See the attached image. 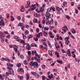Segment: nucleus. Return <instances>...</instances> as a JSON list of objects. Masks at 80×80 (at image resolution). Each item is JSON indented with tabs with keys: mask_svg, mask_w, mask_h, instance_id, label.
<instances>
[{
	"mask_svg": "<svg viewBox=\"0 0 80 80\" xmlns=\"http://www.w3.org/2000/svg\"><path fill=\"white\" fill-rule=\"evenodd\" d=\"M40 57L38 55V53H36L35 54V56L34 57V58L35 60L38 63H40Z\"/></svg>",
	"mask_w": 80,
	"mask_h": 80,
	"instance_id": "1",
	"label": "nucleus"
},
{
	"mask_svg": "<svg viewBox=\"0 0 80 80\" xmlns=\"http://www.w3.org/2000/svg\"><path fill=\"white\" fill-rule=\"evenodd\" d=\"M0 19L1 20L0 21V26L2 27L3 25H5V23L3 22V18H2V15H0Z\"/></svg>",
	"mask_w": 80,
	"mask_h": 80,
	"instance_id": "2",
	"label": "nucleus"
},
{
	"mask_svg": "<svg viewBox=\"0 0 80 80\" xmlns=\"http://www.w3.org/2000/svg\"><path fill=\"white\" fill-rule=\"evenodd\" d=\"M36 4H32L31 5V7L29 9L30 11H33V10H34L35 8H36Z\"/></svg>",
	"mask_w": 80,
	"mask_h": 80,
	"instance_id": "3",
	"label": "nucleus"
},
{
	"mask_svg": "<svg viewBox=\"0 0 80 80\" xmlns=\"http://www.w3.org/2000/svg\"><path fill=\"white\" fill-rule=\"evenodd\" d=\"M48 29H49V28L48 27H45L44 26H43L42 28V31H45V30L48 31Z\"/></svg>",
	"mask_w": 80,
	"mask_h": 80,
	"instance_id": "4",
	"label": "nucleus"
},
{
	"mask_svg": "<svg viewBox=\"0 0 80 80\" xmlns=\"http://www.w3.org/2000/svg\"><path fill=\"white\" fill-rule=\"evenodd\" d=\"M46 18H47V19H48V18H51V17L50 16V15H51V14H50V13H49L47 11L46 12Z\"/></svg>",
	"mask_w": 80,
	"mask_h": 80,
	"instance_id": "5",
	"label": "nucleus"
},
{
	"mask_svg": "<svg viewBox=\"0 0 80 80\" xmlns=\"http://www.w3.org/2000/svg\"><path fill=\"white\" fill-rule=\"evenodd\" d=\"M34 68H38V64L37 62H34V65L33 66Z\"/></svg>",
	"mask_w": 80,
	"mask_h": 80,
	"instance_id": "6",
	"label": "nucleus"
},
{
	"mask_svg": "<svg viewBox=\"0 0 80 80\" xmlns=\"http://www.w3.org/2000/svg\"><path fill=\"white\" fill-rule=\"evenodd\" d=\"M20 43H22V45H23V47L25 48V45H26V43H25V41L23 40H20Z\"/></svg>",
	"mask_w": 80,
	"mask_h": 80,
	"instance_id": "7",
	"label": "nucleus"
},
{
	"mask_svg": "<svg viewBox=\"0 0 80 80\" xmlns=\"http://www.w3.org/2000/svg\"><path fill=\"white\" fill-rule=\"evenodd\" d=\"M13 47L14 49L15 52H18V47L15 45H14Z\"/></svg>",
	"mask_w": 80,
	"mask_h": 80,
	"instance_id": "8",
	"label": "nucleus"
},
{
	"mask_svg": "<svg viewBox=\"0 0 80 80\" xmlns=\"http://www.w3.org/2000/svg\"><path fill=\"white\" fill-rule=\"evenodd\" d=\"M20 26L21 27V30L22 31H23L24 30L23 28H24V27H25V25H23V24L22 22H20Z\"/></svg>",
	"mask_w": 80,
	"mask_h": 80,
	"instance_id": "9",
	"label": "nucleus"
},
{
	"mask_svg": "<svg viewBox=\"0 0 80 80\" xmlns=\"http://www.w3.org/2000/svg\"><path fill=\"white\" fill-rule=\"evenodd\" d=\"M25 11V8L23 5H22L21 6V9H20L21 12H23Z\"/></svg>",
	"mask_w": 80,
	"mask_h": 80,
	"instance_id": "10",
	"label": "nucleus"
},
{
	"mask_svg": "<svg viewBox=\"0 0 80 80\" xmlns=\"http://www.w3.org/2000/svg\"><path fill=\"white\" fill-rule=\"evenodd\" d=\"M26 45H27L26 48L28 50H30L31 48H30V46H29V44L27 43L26 44Z\"/></svg>",
	"mask_w": 80,
	"mask_h": 80,
	"instance_id": "11",
	"label": "nucleus"
},
{
	"mask_svg": "<svg viewBox=\"0 0 80 80\" xmlns=\"http://www.w3.org/2000/svg\"><path fill=\"white\" fill-rule=\"evenodd\" d=\"M10 63H8L7 64V66H8V67L7 68L8 69H9V70H12V68L10 66Z\"/></svg>",
	"mask_w": 80,
	"mask_h": 80,
	"instance_id": "12",
	"label": "nucleus"
},
{
	"mask_svg": "<svg viewBox=\"0 0 80 80\" xmlns=\"http://www.w3.org/2000/svg\"><path fill=\"white\" fill-rule=\"evenodd\" d=\"M39 10L40 12H43V11H44V8L42 7H40L39 8Z\"/></svg>",
	"mask_w": 80,
	"mask_h": 80,
	"instance_id": "13",
	"label": "nucleus"
},
{
	"mask_svg": "<svg viewBox=\"0 0 80 80\" xmlns=\"http://www.w3.org/2000/svg\"><path fill=\"white\" fill-rule=\"evenodd\" d=\"M34 64V62H33V61H31L30 63V65L31 66V67H33V66Z\"/></svg>",
	"mask_w": 80,
	"mask_h": 80,
	"instance_id": "14",
	"label": "nucleus"
},
{
	"mask_svg": "<svg viewBox=\"0 0 80 80\" xmlns=\"http://www.w3.org/2000/svg\"><path fill=\"white\" fill-rule=\"evenodd\" d=\"M71 31L72 33H76V31L73 28H72Z\"/></svg>",
	"mask_w": 80,
	"mask_h": 80,
	"instance_id": "15",
	"label": "nucleus"
},
{
	"mask_svg": "<svg viewBox=\"0 0 80 80\" xmlns=\"http://www.w3.org/2000/svg\"><path fill=\"white\" fill-rule=\"evenodd\" d=\"M11 22H13L15 20V18H13V16H11Z\"/></svg>",
	"mask_w": 80,
	"mask_h": 80,
	"instance_id": "16",
	"label": "nucleus"
},
{
	"mask_svg": "<svg viewBox=\"0 0 80 80\" xmlns=\"http://www.w3.org/2000/svg\"><path fill=\"white\" fill-rule=\"evenodd\" d=\"M55 55H56L57 56V57L58 58V57H59L60 56L59 55V53H58L56 51L55 52Z\"/></svg>",
	"mask_w": 80,
	"mask_h": 80,
	"instance_id": "17",
	"label": "nucleus"
},
{
	"mask_svg": "<svg viewBox=\"0 0 80 80\" xmlns=\"http://www.w3.org/2000/svg\"><path fill=\"white\" fill-rule=\"evenodd\" d=\"M57 62L59 63H60V64H61V65H62V64H63V62L61 61H60L58 60H57Z\"/></svg>",
	"mask_w": 80,
	"mask_h": 80,
	"instance_id": "18",
	"label": "nucleus"
},
{
	"mask_svg": "<svg viewBox=\"0 0 80 80\" xmlns=\"http://www.w3.org/2000/svg\"><path fill=\"white\" fill-rule=\"evenodd\" d=\"M53 19L52 18H51V20L50 21L49 23V25H52V23H53Z\"/></svg>",
	"mask_w": 80,
	"mask_h": 80,
	"instance_id": "19",
	"label": "nucleus"
},
{
	"mask_svg": "<svg viewBox=\"0 0 80 80\" xmlns=\"http://www.w3.org/2000/svg\"><path fill=\"white\" fill-rule=\"evenodd\" d=\"M26 77H27V80H30V79H29V78H30V76H29V75H28V74H27Z\"/></svg>",
	"mask_w": 80,
	"mask_h": 80,
	"instance_id": "20",
	"label": "nucleus"
},
{
	"mask_svg": "<svg viewBox=\"0 0 80 80\" xmlns=\"http://www.w3.org/2000/svg\"><path fill=\"white\" fill-rule=\"evenodd\" d=\"M31 46H32V47H37V44L35 43H32L31 45Z\"/></svg>",
	"mask_w": 80,
	"mask_h": 80,
	"instance_id": "21",
	"label": "nucleus"
},
{
	"mask_svg": "<svg viewBox=\"0 0 80 80\" xmlns=\"http://www.w3.org/2000/svg\"><path fill=\"white\" fill-rule=\"evenodd\" d=\"M56 48H57V50H59V51H60V46H56Z\"/></svg>",
	"mask_w": 80,
	"mask_h": 80,
	"instance_id": "22",
	"label": "nucleus"
},
{
	"mask_svg": "<svg viewBox=\"0 0 80 80\" xmlns=\"http://www.w3.org/2000/svg\"><path fill=\"white\" fill-rule=\"evenodd\" d=\"M43 33L44 34V36H45V37L46 36H47V33L45 31H43Z\"/></svg>",
	"mask_w": 80,
	"mask_h": 80,
	"instance_id": "23",
	"label": "nucleus"
},
{
	"mask_svg": "<svg viewBox=\"0 0 80 80\" xmlns=\"http://www.w3.org/2000/svg\"><path fill=\"white\" fill-rule=\"evenodd\" d=\"M28 38H33V35L31 34L29 35L28 37Z\"/></svg>",
	"mask_w": 80,
	"mask_h": 80,
	"instance_id": "24",
	"label": "nucleus"
},
{
	"mask_svg": "<svg viewBox=\"0 0 80 80\" xmlns=\"http://www.w3.org/2000/svg\"><path fill=\"white\" fill-rule=\"evenodd\" d=\"M34 40H35V42H37V41H38V37H36V38H34Z\"/></svg>",
	"mask_w": 80,
	"mask_h": 80,
	"instance_id": "25",
	"label": "nucleus"
},
{
	"mask_svg": "<svg viewBox=\"0 0 80 80\" xmlns=\"http://www.w3.org/2000/svg\"><path fill=\"white\" fill-rule=\"evenodd\" d=\"M36 6H37V8H38L40 7V5L38 3H36Z\"/></svg>",
	"mask_w": 80,
	"mask_h": 80,
	"instance_id": "26",
	"label": "nucleus"
},
{
	"mask_svg": "<svg viewBox=\"0 0 80 80\" xmlns=\"http://www.w3.org/2000/svg\"><path fill=\"white\" fill-rule=\"evenodd\" d=\"M49 53L50 55H51V56H52V51H49Z\"/></svg>",
	"mask_w": 80,
	"mask_h": 80,
	"instance_id": "27",
	"label": "nucleus"
},
{
	"mask_svg": "<svg viewBox=\"0 0 80 80\" xmlns=\"http://www.w3.org/2000/svg\"><path fill=\"white\" fill-rule=\"evenodd\" d=\"M4 37V35H3V34L2 33L0 35V37L2 38H3Z\"/></svg>",
	"mask_w": 80,
	"mask_h": 80,
	"instance_id": "28",
	"label": "nucleus"
},
{
	"mask_svg": "<svg viewBox=\"0 0 80 80\" xmlns=\"http://www.w3.org/2000/svg\"><path fill=\"white\" fill-rule=\"evenodd\" d=\"M24 65H28V63L27 62V61L26 60L24 61Z\"/></svg>",
	"mask_w": 80,
	"mask_h": 80,
	"instance_id": "29",
	"label": "nucleus"
},
{
	"mask_svg": "<svg viewBox=\"0 0 80 80\" xmlns=\"http://www.w3.org/2000/svg\"><path fill=\"white\" fill-rule=\"evenodd\" d=\"M64 28L65 30H68V28H67V26H65L63 27Z\"/></svg>",
	"mask_w": 80,
	"mask_h": 80,
	"instance_id": "30",
	"label": "nucleus"
},
{
	"mask_svg": "<svg viewBox=\"0 0 80 80\" xmlns=\"http://www.w3.org/2000/svg\"><path fill=\"white\" fill-rule=\"evenodd\" d=\"M51 7L50 8H49L47 10V12H50L51 11Z\"/></svg>",
	"mask_w": 80,
	"mask_h": 80,
	"instance_id": "31",
	"label": "nucleus"
},
{
	"mask_svg": "<svg viewBox=\"0 0 80 80\" xmlns=\"http://www.w3.org/2000/svg\"><path fill=\"white\" fill-rule=\"evenodd\" d=\"M28 33V30L26 31L25 32V34L26 35H27Z\"/></svg>",
	"mask_w": 80,
	"mask_h": 80,
	"instance_id": "32",
	"label": "nucleus"
},
{
	"mask_svg": "<svg viewBox=\"0 0 80 80\" xmlns=\"http://www.w3.org/2000/svg\"><path fill=\"white\" fill-rule=\"evenodd\" d=\"M48 21H47L46 23V25H48L50 24V23H49V20L48 19Z\"/></svg>",
	"mask_w": 80,
	"mask_h": 80,
	"instance_id": "33",
	"label": "nucleus"
},
{
	"mask_svg": "<svg viewBox=\"0 0 80 80\" xmlns=\"http://www.w3.org/2000/svg\"><path fill=\"white\" fill-rule=\"evenodd\" d=\"M69 43H70V41H68L66 42V45H68Z\"/></svg>",
	"mask_w": 80,
	"mask_h": 80,
	"instance_id": "34",
	"label": "nucleus"
},
{
	"mask_svg": "<svg viewBox=\"0 0 80 80\" xmlns=\"http://www.w3.org/2000/svg\"><path fill=\"white\" fill-rule=\"evenodd\" d=\"M56 9L57 10H58V12H60V9L59 7L56 8Z\"/></svg>",
	"mask_w": 80,
	"mask_h": 80,
	"instance_id": "35",
	"label": "nucleus"
},
{
	"mask_svg": "<svg viewBox=\"0 0 80 80\" xmlns=\"http://www.w3.org/2000/svg\"><path fill=\"white\" fill-rule=\"evenodd\" d=\"M31 73L32 75H36V74H37L36 72H31Z\"/></svg>",
	"mask_w": 80,
	"mask_h": 80,
	"instance_id": "36",
	"label": "nucleus"
},
{
	"mask_svg": "<svg viewBox=\"0 0 80 80\" xmlns=\"http://www.w3.org/2000/svg\"><path fill=\"white\" fill-rule=\"evenodd\" d=\"M33 53H37V51H32V54H33Z\"/></svg>",
	"mask_w": 80,
	"mask_h": 80,
	"instance_id": "37",
	"label": "nucleus"
},
{
	"mask_svg": "<svg viewBox=\"0 0 80 80\" xmlns=\"http://www.w3.org/2000/svg\"><path fill=\"white\" fill-rule=\"evenodd\" d=\"M42 23H43V24H45V19H43L42 20Z\"/></svg>",
	"mask_w": 80,
	"mask_h": 80,
	"instance_id": "38",
	"label": "nucleus"
},
{
	"mask_svg": "<svg viewBox=\"0 0 80 80\" xmlns=\"http://www.w3.org/2000/svg\"><path fill=\"white\" fill-rule=\"evenodd\" d=\"M41 67L42 69H44L45 68V65H42L41 66Z\"/></svg>",
	"mask_w": 80,
	"mask_h": 80,
	"instance_id": "39",
	"label": "nucleus"
},
{
	"mask_svg": "<svg viewBox=\"0 0 80 80\" xmlns=\"http://www.w3.org/2000/svg\"><path fill=\"white\" fill-rule=\"evenodd\" d=\"M0 78H1V80H4V78L2 77V75H0Z\"/></svg>",
	"mask_w": 80,
	"mask_h": 80,
	"instance_id": "40",
	"label": "nucleus"
},
{
	"mask_svg": "<svg viewBox=\"0 0 80 80\" xmlns=\"http://www.w3.org/2000/svg\"><path fill=\"white\" fill-rule=\"evenodd\" d=\"M20 71H21V72H23V73H24V71H23V68H20Z\"/></svg>",
	"mask_w": 80,
	"mask_h": 80,
	"instance_id": "41",
	"label": "nucleus"
},
{
	"mask_svg": "<svg viewBox=\"0 0 80 80\" xmlns=\"http://www.w3.org/2000/svg\"><path fill=\"white\" fill-rule=\"evenodd\" d=\"M33 22L34 23H36L37 22V19H34L33 20Z\"/></svg>",
	"mask_w": 80,
	"mask_h": 80,
	"instance_id": "42",
	"label": "nucleus"
},
{
	"mask_svg": "<svg viewBox=\"0 0 80 80\" xmlns=\"http://www.w3.org/2000/svg\"><path fill=\"white\" fill-rule=\"evenodd\" d=\"M17 67H20V63H18L17 65Z\"/></svg>",
	"mask_w": 80,
	"mask_h": 80,
	"instance_id": "43",
	"label": "nucleus"
},
{
	"mask_svg": "<svg viewBox=\"0 0 80 80\" xmlns=\"http://www.w3.org/2000/svg\"><path fill=\"white\" fill-rule=\"evenodd\" d=\"M34 16L35 17H37V16H38L37 13H34Z\"/></svg>",
	"mask_w": 80,
	"mask_h": 80,
	"instance_id": "44",
	"label": "nucleus"
},
{
	"mask_svg": "<svg viewBox=\"0 0 80 80\" xmlns=\"http://www.w3.org/2000/svg\"><path fill=\"white\" fill-rule=\"evenodd\" d=\"M28 53L29 55H30L31 53V51H28Z\"/></svg>",
	"mask_w": 80,
	"mask_h": 80,
	"instance_id": "45",
	"label": "nucleus"
},
{
	"mask_svg": "<svg viewBox=\"0 0 80 80\" xmlns=\"http://www.w3.org/2000/svg\"><path fill=\"white\" fill-rule=\"evenodd\" d=\"M61 51L62 52V53H66V52L65 51V50H64V49H62L61 50Z\"/></svg>",
	"mask_w": 80,
	"mask_h": 80,
	"instance_id": "46",
	"label": "nucleus"
},
{
	"mask_svg": "<svg viewBox=\"0 0 80 80\" xmlns=\"http://www.w3.org/2000/svg\"><path fill=\"white\" fill-rule=\"evenodd\" d=\"M8 72L9 74H10V75H12V72L11 71H10V69H9V70H8Z\"/></svg>",
	"mask_w": 80,
	"mask_h": 80,
	"instance_id": "47",
	"label": "nucleus"
},
{
	"mask_svg": "<svg viewBox=\"0 0 80 80\" xmlns=\"http://www.w3.org/2000/svg\"><path fill=\"white\" fill-rule=\"evenodd\" d=\"M51 9L53 11V12H54L55 11V8L54 7H51Z\"/></svg>",
	"mask_w": 80,
	"mask_h": 80,
	"instance_id": "48",
	"label": "nucleus"
},
{
	"mask_svg": "<svg viewBox=\"0 0 80 80\" xmlns=\"http://www.w3.org/2000/svg\"><path fill=\"white\" fill-rule=\"evenodd\" d=\"M69 39V38H68L66 37L65 38V40L66 41H68V40Z\"/></svg>",
	"mask_w": 80,
	"mask_h": 80,
	"instance_id": "49",
	"label": "nucleus"
},
{
	"mask_svg": "<svg viewBox=\"0 0 80 80\" xmlns=\"http://www.w3.org/2000/svg\"><path fill=\"white\" fill-rule=\"evenodd\" d=\"M53 72H57V69H53Z\"/></svg>",
	"mask_w": 80,
	"mask_h": 80,
	"instance_id": "50",
	"label": "nucleus"
},
{
	"mask_svg": "<svg viewBox=\"0 0 80 80\" xmlns=\"http://www.w3.org/2000/svg\"><path fill=\"white\" fill-rule=\"evenodd\" d=\"M50 37L51 38H54V36H52V35H50Z\"/></svg>",
	"mask_w": 80,
	"mask_h": 80,
	"instance_id": "51",
	"label": "nucleus"
},
{
	"mask_svg": "<svg viewBox=\"0 0 80 80\" xmlns=\"http://www.w3.org/2000/svg\"><path fill=\"white\" fill-rule=\"evenodd\" d=\"M23 39H24V40L27 38V36H25L23 35Z\"/></svg>",
	"mask_w": 80,
	"mask_h": 80,
	"instance_id": "52",
	"label": "nucleus"
},
{
	"mask_svg": "<svg viewBox=\"0 0 80 80\" xmlns=\"http://www.w3.org/2000/svg\"><path fill=\"white\" fill-rule=\"evenodd\" d=\"M36 37H38V38H40V37L41 36H40L38 35L37 34H36Z\"/></svg>",
	"mask_w": 80,
	"mask_h": 80,
	"instance_id": "53",
	"label": "nucleus"
},
{
	"mask_svg": "<svg viewBox=\"0 0 80 80\" xmlns=\"http://www.w3.org/2000/svg\"><path fill=\"white\" fill-rule=\"evenodd\" d=\"M42 44H43V45H45V46H46V47H47V43H46L45 42H43Z\"/></svg>",
	"mask_w": 80,
	"mask_h": 80,
	"instance_id": "54",
	"label": "nucleus"
},
{
	"mask_svg": "<svg viewBox=\"0 0 80 80\" xmlns=\"http://www.w3.org/2000/svg\"><path fill=\"white\" fill-rule=\"evenodd\" d=\"M66 18H67L68 19V20H69L70 19V17L68 15H67L66 17Z\"/></svg>",
	"mask_w": 80,
	"mask_h": 80,
	"instance_id": "55",
	"label": "nucleus"
},
{
	"mask_svg": "<svg viewBox=\"0 0 80 80\" xmlns=\"http://www.w3.org/2000/svg\"><path fill=\"white\" fill-rule=\"evenodd\" d=\"M45 79V77L44 76H42V80H44Z\"/></svg>",
	"mask_w": 80,
	"mask_h": 80,
	"instance_id": "56",
	"label": "nucleus"
},
{
	"mask_svg": "<svg viewBox=\"0 0 80 80\" xmlns=\"http://www.w3.org/2000/svg\"><path fill=\"white\" fill-rule=\"evenodd\" d=\"M6 16L7 18H8V17H10V15H9V14H8V13H7L6 15Z\"/></svg>",
	"mask_w": 80,
	"mask_h": 80,
	"instance_id": "57",
	"label": "nucleus"
},
{
	"mask_svg": "<svg viewBox=\"0 0 80 80\" xmlns=\"http://www.w3.org/2000/svg\"><path fill=\"white\" fill-rule=\"evenodd\" d=\"M38 35H39L41 37H42V32H40V33H39Z\"/></svg>",
	"mask_w": 80,
	"mask_h": 80,
	"instance_id": "58",
	"label": "nucleus"
},
{
	"mask_svg": "<svg viewBox=\"0 0 80 80\" xmlns=\"http://www.w3.org/2000/svg\"><path fill=\"white\" fill-rule=\"evenodd\" d=\"M49 34L50 35H52V32H48Z\"/></svg>",
	"mask_w": 80,
	"mask_h": 80,
	"instance_id": "59",
	"label": "nucleus"
},
{
	"mask_svg": "<svg viewBox=\"0 0 80 80\" xmlns=\"http://www.w3.org/2000/svg\"><path fill=\"white\" fill-rule=\"evenodd\" d=\"M39 28H42V25H41V24H39Z\"/></svg>",
	"mask_w": 80,
	"mask_h": 80,
	"instance_id": "60",
	"label": "nucleus"
},
{
	"mask_svg": "<svg viewBox=\"0 0 80 80\" xmlns=\"http://www.w3.org/2000/svg\"><path fill=\"white\" fill-rule=\"evenodd\" d=\"M25 28H28L29 27V26L26 25H25Z\"/></svg>",
	"mask_w": 80,
	"mask_h": 80,
	"instance_id": "61",
	"label": "nucleus"
},
{
	"mask_svg": "<svg viewBox=\"0 0 80 80\" xmlns=\"http://www.w3.org/2000/svg\"><path fill=\"white\" fill-rule=\"evenodd\" d=\"M48 45L50 47H52V45L50 44V43L49 42H48Z\"/></svg>",
	"mask_w": 80,
	"mask_h": 80,
	"instance_id": "62",
	"label": "nucleus"
},
{
	"mask_svg": "<svg viewBox=\"0 0 80 80\" xmlns=\"http://www.w3.org/2000/svg\"><path fill=\"white\" fill-rule=\"evenodd\" d=\"M23 79V77H22V76H20V80H22Z\"/></svg>",
	"mask_w": 80,
	"mask_h": 80,
	"instance_id": "63",
	"label": "nucleus"
},
{
	"mask_svg": "<svg viewBox=\"0 0 80 80\" xmlns=\"http://www.w3.org/2000/svg\"><path fill=\"white\" fill-rule=\"evenodd\" d=\"M20 57H21V58H24L23 55H21Z\"/></svg>",
	"mask_w": 80,
	"mask_h": 80,
	"instance_id": "64",
	"label": "nucleus"
}]
</instances>
